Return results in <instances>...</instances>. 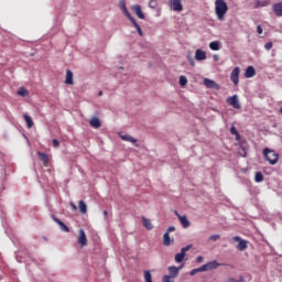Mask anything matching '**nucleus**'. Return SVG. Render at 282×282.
Instances as JSON below:
<instances>
[{
  "mask_svg": "<svg viewBox=\"0 0 282 282\" xmlns=\"http://www.w3.org/2000/svg\"><path fill=\"white\" fill-rule=\"evenodd\" d=\"M227 12H228V3H226V0H216L215 13L217 15L218 21H224V18L226 17Z\"/></svg>",
  "mask_w": 282,
  "mask_h": 282,
  "instance_id": "1",
  "label": "nucleus"
},
{
  "mask_svg": "<svg viewBox=\"0 0 282 282\" xmlns=\"http://www.w3.org/2000/svg\"><path fill=\"white\" fill-rule=\"evenodd\" d=\"M263 155H264V159L267 160V162H269V164H271L272 166H274V164H276V162H279V154H276L274 152V150H270V149L265 148L263 150Z\"/></svg>",
  "mask_w": 282,
  "mask_h": 282,
  "instance_id": "2",
  "label": "nucleus"
},
{
  "mask_svg": "<svg viewBox=\"0 0 282 282\" xmlns=\"http://www.w3.org/2000/svg\"><path fill=\"white\" fill-rule=\"evenodd\" d=\"M219 268V262L217 260L209 261L198 268L199 272H209V270H217Z\"/></svg>",
  "mask_w": 282,
  "mask_h": 282,
  "instance_id": "3",
  "label": "nucleus"
},
{
  "mask_svg": "<svg viewBox=\"0 0 282 282\" xmlns=\"http://www.w3.org/2000/svg\"><path fill=\"white\" fill-rule=\"evenodd\" d=\"M248 149H250V144H248V141H240L238 148V155H240V158H247Z\"/></svg>",
  "mask_w": 282,
  "mask_h": 282,
  "instance_id": "4",
  "label": "nucleus"
},
{
  "mask_svg": "<svg viewBox=\"0 0 282 282\" xmlns=\"http://www.w3.org/2000/svg\"><path fill=\"white\" fill-rule=\"evenodd\" d=\"M232 239L238 242L237 250L240 252L248 250V240L242 239L240 236H235Z\"/></svg>",
  "mask_w": 282,
  "mask_h": 282,
  "instance_id": "5",
  "label": "nucleus"
},
{
  "mask_svg": "<svg viewBox=\"0 0 282 282\" xmlns=\"http://www.w3.org/2000/svg\"><path fill=\"white\" fill-rule=\"evenodd\" d=\"M239 74H241V68L235 67L230 74V80L234 85H239Z\"/></svg>",
  "mask_w": 282,
  "mask_h": 282,
  "instance_id": "6",
  "label": "nucleus"
},
{
  "mask_svg": "<svg viewBox=\"0 0 282 282\" xmlns=\"http://www.w3.org/2000/svg\"><path fill=\"white\" fill-rule=\"evenodd\" d=\"M227 102L234 107V109H241V104H239V96L234 95L228 97Z\"/></svg>",
  "mask_w": 282,
  "mask_h": 282,
  "instance_id": "7",
  "label": "nucleus"
},
{
  "mask_svg": "<svg viewBox=\"0 0 282 282\" xmlns=\"http://www.w3.org/2000/svg\"><path fill=\"white\" fill-rule=\"evenodd\" d=\"M119 8L122 12V14H124V17H127V19H132L133 15H131V13L129 12V9H127V2L124 0H119Z\"/></svg>",
  "mask_w": 282,
  "mask_h": 282,
  "instance_id": "8",
  "label": "nucleus"
},
{
  "mask_svg": "<svg viewBox=\"0 0 282 282\" xmlns=\"http://www.w3.org/2000/svg\"><path fill=\"white\" fill-rule=\"evenodd\" d=\"M79 236L77 238V242L80 245L82 248H85L87 246V234H85L84 229L78 230Z\"/></svg>",
  "mask_w": 282,
  "mask_h": 282,
  "instance_id": "9",
  "label": "nucleus"
},
{
  "mask_svg": "<svg viewBox=\"0 0 282 282\" xmlns=\"http://www.w3.org/2000/svg\"><path fill=\"white\" fill-rule=\"evenodd\" d=\"M193 248V245H187L181 249V252L177 253V263H182L184 261V257H186V252Z\"/></svg>",
  "mask_w": 282,
  "mask_h": 282,
  "instance_id": "10",
  "label": "nucleus"
},
{
  "mask_svg": "<svg viewBox=\"0 0 282 282\" xmlns=\"http://www.w3.org/2000/svg\"><path fill=\"white\" fill-rule=\"evenodd\" d=\"M204 85H205V87H207V89H219V84H217L213 79L205 78Z\"/></svg>",
  "mask_w": 282,
  "mask_h": 282,
  "instance_id": "11",
  "label": "nucleus"
},
{
  "mask_svg": "<svg viewBox=\"0 0 282 282\" xmlns=\"http://www.w3.org/2000/svg\"><path fill=\"white\" fill-rule=\"evenodd\" d=\"M131 10L134 12L138 19H144V12H142V7H140V4L132 6Z\"/></svg>",
  "mask_w": 282,
  "mask_h": 282,
  "instance_id": "12",
  "label": "nucleus"
},
{
  "mask_svg": "<svg viewBox=\"0 0 282 282\" xmlns=\"http://www.w3.org/2000/svg\"><path fill=\"white\" fill-rule=\"evenodd\" d=\"M254 76H257L254 66H248L245 70V78H254Z\"/></svg>",
  "mask_w": 282,
  "mask_h": 282,
  "instance_id": "13",
  "label": "nucleus"
},
{
  "mask_svg": "<svg viewBox=\"0 0 282 282\" xmlns=\"http://www.w3.org/2000/svg\"><path fill=\"white\" fill-rule=\"evenodd\" d=\"M89 124L90 127H93V129H100V127H102L100 119H98L97 117L90 118Z\"/></svg>",
  "mask_w": 282,
  "mask_h": 282,
  "instance_id": "14",
  "label": "nucleus"
},
{
  "mask_svg": "<svg viewBox=\"0 0 282 282\" xmlns=\"http://www.w3.org/2000/svg\"><path fill=\"white\" fill-rule=\"evenodd\" d=\"M53 221L59 226L63 232H69V227H67V225H65L61 219L53 217Z\"/></svg>",
  "mask_w": 282,
  "mask_h": 282,
  "instance_id": "15",
  "label": "nucleus"
},
{
  "mask_svg": "<svg viewBox=\"0 0 282 282\" xmlns=\"http://www.w3.org/2000/svg\"><path fill=\"white\" fill-rule=\"evenodd\" d=\"M195 61H206V51H202V48H197L195 52Z\"/></svg>",
  "mask_w": 282,
  "mask_h": 282,
  "instance_id": "16",
  "label": "nucleus"
},
{
  "mask_svg": "<svg viewBox=\"0 0 282 282\" xmlns=\"http://www.w3.org/2000/svg\"><path fill=\"white\" fill-rule=\"evenodd\" d=\"M177 218H178L181 225L183 226V228H189L191 227V220H188V218L186 216H180V214H178Z\"/></svg>",
  "mask_w": 282,
  "mask_h": 282,
  "instance_id": "17",
  "label": "nucleus"
},
{
  "mask_svg": "<svg viewBox=\"0 0 282 282\" xmlns=\"http://www.w3.org/2000/svg\"><path fill=\"white\" fill-rule=\"evenodd\" d=\"M65 84L66 85H74V73H72L70 69L66 70Z\"/></svg>",
  "mask_w": 282,
  "mask_h": 282,
  "instance_id": "18",
  "label": "nucleus"
},
{
  "mask_svg": "<svg viewBox=\"0 0 282 282\" xmlns=\"http://www.w3.org/2000/svg\"><path fill=\"white\" fill-rule=\"evenodd\" d=\"M37 155H39L41 162L44 164V166H47V164H50V156H47V153L37 152Z\"/></svg>",
  "mask_w": 282,
  "mask_h": 282,
  "instance_id": "19",
  "label": "nucleus"
},
{
  "mask_svg": "<svg viewBox=\"0 0 282 282\" xmlns=\"http://www.w3.org/2000/svg\"><path fill=\"white\" fill-rule=\"evenodd\" d=\"M273 12L275 17H282V2H276L273 4Z\"/></svg>",
  "mask_w": 282,
  "mask_h": 282,
  "instance_id": "20",
  "label": "nucleus"
},
{
  "mask_svg": "<svg viewBox=\"0 0 282 282\" xmlns=\"http://www.w3.org/2000/svg\"><path fill=\"white\" fill-rule=\"evenodd\" d=\"M129 21L132 23L133 28H135L139 36H142L143 33H142V28H140V24H138V22L135 21V19L132 17L129 19Z\"/></svg>",
  "mask_w": 282,
  "mask_h": 282,
  "instance_id": "21",
  "label": "nucleus"
},
{
  "mask_svg": "<svg viewBox=\"0 0 282 282\" xmlns=\"http://www.w3.org/2000/svg\"><path fill=\"white\" fill-rule=\"evenodd\" d=\"M23 119L26 123L28 129H32L34 127V121L32 120V117H30L28 113L23 115Z\"/></svg>",
  "mask_w": 282,
  "mask_h": 282,
  "instance_id": "22",
  "label": "nucleus"
},
{
  "mask_svg": "<svg viewBox=\"0 0 282 282\" xmlns=\"http://www.w3.org/2000/svg\"><path fill=\"white\" fill-rule=\"evenodd\" d=\"M120 138L121 140H124V142H131L132 144H135V142H138V140L129 134H122L120 133Z\"/></svg>",
  "mask_w": 282,
  "mask_h": 282,
  "instance_id": "23",
  "label": "nucleus"
},
{
  "mask_svg": "<svg viewBox=\"0 0 282 282\" xmlns=\"http://www.w3.org/2000/svg\"><path fill=\"white\" fill-rule=\"evenodd\" d=\"M171 243H173V239H171V236L169 232H165L163 235V246L169 247L171 246Z\"/></svg>",
  "mask_w": 282,
  "mask_h": 282,
  "instance_id": "24",
  "label": "nucleus"
},
{
  "mask_svg": "<svg viewBox=\"0 0 282 282\" xmlns=\"http://www.w3.org/2000/svg\"><path fill=\"white\" fill-rule=\"evenodd\" d=\"M142 224L147 230H153V224H151V220L149 218L143 217Z\"/></svg>",
  "mask_w": 282,
  "mask_h": 282,
  "instance_id": "25",
  "label": "nucleus"
},
{
  "mask_svg": "<svg viewBox=\"0 0 282 282\" xmlns=\"http://www.w3.org/2000/svg\"><path fill=\"white\" fill-rule=\"evenodd\" d=\"M270 6V0H257L256 8H265Z\"/></svg>",
  "mask_w": 282,
  "mask_h": 282,
  "instance_id": "26",
  "label": "nucleus"
},
{
  "mask_svg": "<svg viewBox=\"0 0 282 282\" xmlns=\"http://www.w3.org/2000/svg\"><path fill=\"white\" fill-rule=\"evenodd\" d=\"M209 48H210L213 52H218V50L221 48V46H220V44H219V41L210 42V43H209Z\"/></svg>",
  "mask_w": 282,
  "mask_h": 282,
  "instance_id": "27",
  "label": "nucleus"
},
{
  "mask_svg": "<svg viewBox=\"0 0 282 282\" xmlns=\"http://www.w3.org/2000/svg\"><path fill=\"white\" fill-rule=\"evenodd\" d=\"M78 208L82 215H85L87 213V204H85L84 200H79Z\"/></svg>",
  "mask_w": 282,
  "mask_h": 282,
  "instance_id": "28",
  "label": "nucleus"
},
{
  "mask_svg": "<svg viewBox=\"0 0 282 282\" xmlns=\"http://www.w3.org/2000/svg\"><path fill=\"white\" fill-rule=\"evenodd\" d=\"M178 85H181V87H186V85H188V78H186L184 75H181L178 78Z\"/></svg>",
  "mask_w": 282,
  "mask_h": 282,
  "instance_id": "29",
  "label": "nucleus"
},
{
  "mask_svg": "<svg viewBox=\"0 0 282 282\" xmlns=\"http://www.w3.org/2000/svg\"><path fill=\"white\" fill-rule=\"evenodd\" d=\"M18 96H22V98H25V96H30V91L23 87H21L19 90H18Z\"/></svg>",
  "mask_w": 282,
  "mask_h": 282,
  "instance_id": "30",
  "label": "nucleus"
},
{
  "mask_svg": "<svg viewBox=\"0 0 282 282\" xmlns=\"http://www.w3.org/2000/svg\"><path fill=\"white\" fill-rule=\"evenodd\" d=\"M170 276H177V267H169Z\"/></svg>",
  "mask_w": 282,
  "mask_h": 282,
  "instance_id": "31",
  "label": "nucleus"
},
{
  "mask_svg": "<svg viewBox=\"0 0 282 282\" xmlns=\"http://www.w3.org/2000/svg\"><path fill=\"white\" fill-rule=\"evenodd\" d=\"M144 281L153 282V276L151 275V271H144Z\"/></svg>",
  "mask_w": 282,
  "mask_h": 282,
  "instance_id": "32",
  "label": "nucleus"
},
{
  "mask_svg": "<svg viewBox=\"0 0 282 282\" xmlns=\"http://www.w3.org/2000/svg\"><path fill=\"white\" fill-rule=\"evenodd\" d=\"M254 182H257V183L263 182V173L256 172Z\"/></svg>",
  "mask_w": 282,
  "mask_h": 282,
  "instance_id": "33",
  "label": "nucleus"
},
{
  "mask_svg": "<svg viewBox=\"0 0 282 282\" xmlns=\"http://www.w3.org/2000/svg\"><path fill=\"white\" fill-rule=\"evenodd\" d=\"M170 8L174 10V12H177V0H170Z\"/></svg>",
  "mask_w": 282,
  "mask_h": 282,
  "instance_id": "34",
  "label": "nucleus"
},
{
  "mask_svg": "<svg viewBox=\"0 0 282 282\" xmlns=\"http://www.w3.org/2000/svg\"><path fill=\"white\" fill-rule=\"evenodd\" d=\"M149 8H151L152 10H155V8H158V0H150Z\"/></svg>",
  "mask_w": 282,
  "mask_h": 282,
  "instance_id": "35",
  "label": "nucleus"
},
{
  "mask_svg": "<svg viewBox=\"0 0 282 282\" xmlns=\"http://www.w3.org/2000/svg\"><path fill=\"white\" fill-rule=\"evenodd\" d=\"M173 279H175L173 275H164L163 282H173Z\"/></svg>",
  "mask_w": 282,
  "mask_h": 282,
  "instance_id": "36",
  "label": "nucleus"
},
{
  "mask_svg": "<svg viewBox=\"0 0 282 282\" xmlns=\"http://www.w3.org/2000/svg\"><path fill=\"white\" fill-rule=\"evenodd\" d=\"M230 133H231V135H236L237 133H239V130H237V128L235 126H232L230 128Z\"/></svg>",
  "mask_w": 282,
  "mask_h": 282,
  "instance_id": "37",
  "label": "nucleus"
},
{
  "mask_svg": "<svg viewBox=\"0 0 282 282\" xmlns=\"http://www.w3.org/2000/svg\"><path fill=\"white\" fill-rule=\"evenodd\" d=\"M184 7L182 6V0H177V12H182Z\"/></svg>",
  "mask_w": 282,
  "mask_h": 282,
  "instance_id": "38",
  "label": "nucleus"
},
{
  "mask_svg": "<svg viewBox=\"0 0 282 282\" xmlns=\"http://www.w3.org/2000/svg\"><path fill=\"white\" fill-rule=\"evenodd\" d=\"M199 272H202V271H199V268H196V269H193V270L189 272V274H191V276H195V274H197V273H199Z\"/></svg>",
  "mask_w": 282,
  "mask_h": 282,
  "instance_id": "39",
  "label": "nucleus"
},
{
  "mask_svg": "<svg viewBox=\"0 0 282 282\" xmlns=\"http://www.w3.org/2000/svg\"><path fill=\"white\" fill-rule=\"evenodd\" d=\"M53 147L55 149H58V147H61V142H58V140H56V139H53Z\"/></svg>",
  "mask_w": 282,
  "mask_h": 282,
  "instance_id": "40",
  "label": "nucleus"
},
{
  "mask_svg": "<svg viewBox=\"0 0 282 282\" xmlns=\"http://www.w3.org/2000/svg\"><path fill=\"white\" fill-rule=\"evenodd\" d=\"M219 237H221L220 235H212L209 237L210 241H217V239H219Z\"/></svg>",
  "mask_w": 282,
  "mask_h": 282,
  "instance_id": "41",
  "label": "nucleus"
},
{
  "mask_svg": "<svg viewBox=\"0 0 282 282\" xmlns=\"http://www.w3.org/2000/svg\"><path fill=\"white\" fill-rule=\"evenodd\" d=\"M272 46H273L272 42H268V43L264 45V48L268 50V51H270V50H272Z\"/></svg>",
  "mask_w": 282,
  "mask_h": 282,
  "instance_id": "42",
  "label": "nucleus"
},
{
  "mask_svg": "<svg viewBox=\"0 0 282 282\" xmlns=\"http://www.w3.org/2000/svg\"><path fill=\"white\" fill-rule=\"evenodd\" d=\"M165 232H167V235H171V232H175V227H169V229Z\"/></svg>",
  "mask_w": 282,
  "mask_h": 282,
  "instance_id": "43",
  "label": "nucleus"
},
{
  "mask_svg": "<svg viewBox=\"0 0 282 282\" xmlns=\"http://www.w3.org/2000/svg\"><path fill=\"white\" fill-rule=\"evenodd\" d=\"M234 135L236 137L237 142L243 141V140L241 139V134H240L239 132L236 133V134H234Z\"/></svg>",
  "mask_w": 282,
  "mask_h": 282,
  "instance_id": "44",
  "label": "nucleus"
},
{
  "mask_svg": "<svg viewBox=\"0 0 282 282\" xmlns=\"http://www.w3.org/2000/svg\"><path fill=\"white\" fill-rule=\"evenodd\" d=\"M196 263H204V258L202 256H198L196 258Z\"/></svg>",
  "mask_w": 282,
  "mask_h": 282,
  "instance_id": "45",
  "label": "nucleus"
},
{
  "mask_svg": "<svg viewBox=\"0 0 282 282\" xmlns=\"http://www.w3.org/2000/svg\"><path fill=\"white\" fill-rule=\"evenodd\" d=\"M257 32H258V34H263V28H261V25H258Z\"/></svg>",
  "mask_w": 282,
  "mask_h": 282,
  "instance_id": "46",
  "label": "nucleus"
},
{
  "mask_svg": "<svg viewBox=\"0 0 282 282\" xmlns=\"http://www.w3.org/2000/svg\"><path fill=\"white\" fill-rule=\"evenodd\" d=\"M188 62L192 67H195V58H189Z\"/></svg>",
  "mask_w": 282,
  "mask_h": 282,
  "instance_id": "47",
  "label": "nucleus"
},
{
  "mask_svg": "<svg viewBox=\"0 0 282 282\" xmlns=\"http://www.w3.org/2000/svg\"><path fill=\"white\" fill-rule=\"evenodd\" d=\"M188 62L192 67H195V58H189Z\"/></svg>",
  "mask_w": 282,
  "mask_h": 282,
  "instance_id": "48",
  "label": "nucleus"
},
{
  "mask_svg": "<svg viewBox=\"0 0 282 282\" xmlns=\"http://www.w3.org/2000/svg\"><path fill=\"white\" fill-rule=\"evenodd\" d=\"M213 58H214V61L217 63V62L219 61V55L215 54V55L213 56Z\"/></svg>",
  "mask_w": 282,
  "mask_h": 282,
  "instance_id": "49",
  "label": "nucleus"
},
{
  "mask_svg": "<svg viewBox=\"0 0 282 282\" xmlns=\"http://www.w3.org/2000/svg\"><path fill=\"white\" fill-rule=\"evenodd\" d=\"M70 206L73 208V210H77L78 207H76V205L74 203H70Z\"/></svg>",
  "mask_w": 282,
  "mask_h": 282,
  "instance_id": "50",
  "label": "nucleus"
},
{
  "mask_svg": "<svg viewBox=\"0 0 282 282\" xmlns=\"http://www.w3.org/2000/svg\"><path fill=\"white\" fill-rule=\"evenodd\" d=\"M109 215V213L107 210L104 212V217L105 219H107V216Z\"/></svg>",
  "mask_w": 282,
  "mask_h": 282,
  "instance_id": "51",
  "label": "nucleus"
},
{
  "mask_svg": "<svg viewBox=\"0 0 282 282\" xmlns=\"http://www.w3.org/2000/svg\"><path fill=\"white\" fill-rule=\"evenodd\" d=\"M228 282H238V280H236V279H234V278H230V279L228 280Z\"/></svg>",
  "mask_w": 282,
  "mask_h": 282,
  "instance_id": "52",
  "label": "nucleus"
},
{
  "mask_svg": "<svg viewBox=\"0 0 282 282\" xmlns=\"http://www.w3.org/2000/svg\"><path fill=\"white\" fill-rule=\"evenodd\" d=\"M191 58H193V55L187 54V59L191 61Z\"/></svg>",
  "mask_w": 282,
  "mask_h": 282,
  "instance_id": "53",
  "label": "nucleus"
},
{
  "mask_svg": "<svg viewBox=\"0 0 282 282\" xmlns=\"http://www.w3.org/2000/svg\"><path fill=\"white\" fill-rule=\"evenodd\" d=\"M183 265L177 267V272H180V270H182Z\"/></svg>",
  "mask_w": 282,
  "mask_h": 282,
  "instance_id": "54",
  "label": "nucleus"
},
{
  "mask_svg": "<svg viewBox=\"0 0 282 282\" xmlns=\"http://www.w3.org/2000/svg\"><path fill=\"white\" fill-rule=\"evenodd\" d=\"M174 261H177V254L174 256Z\"/></svg>",
  "mask_w": 282,
  "mask_h": 282,
  "instance_id": "55",
  "label": "nucleus"
},
{
  "mask_svg": "<svg viewBox=\"0 0 282 282\" xmlns=\"http://www.w3.org/2000/svg\"><path fill=\"white\" fill-rule=\"evenodd\" d=\"M99 96H102V90L99 91Z\"/></svg>",
  "mask_w": 282,
  "mask_h": 282,
  "instance_id": "56",
  "label": "nucleus"
},
{
  "mask_svg": "<svg viewBox=\"0 0 282 282\" xmlns=\"http://www.w3.org/2000/svg\"><path fill=\"white\" fill-rule=\"evenodd\" d=\"M238 282H243V279H242V278H240V281L238 280Z\"/></svg>",
  "mask_w": 282,
  "mask_h": 282,
  "instance_id": "57",
  "label": "nucleus"
},
{
  "mask_svg": "<svg viewBox=\"0 0 282 282\" xmlns=\"http://www.w3.org/2000/svg\"><path fill=\"white\" fill-rule=\"evenodd\" d=\"M174 214L177 215V210H174Z\"/></svg>",
  "mask_w": 282,
  "mask_h": 282,
  "instance_id": "58",
  "label": "nucleus"
}]
</instances>
